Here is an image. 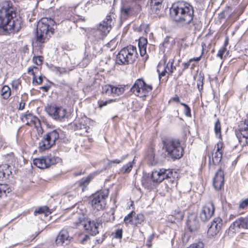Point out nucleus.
Segmentation results:
<instances>
[{"instance_id": "37", "label": "nucleus", "mask_w": 248, "mask_h": 248, "mask_svg": "<svg viewBox=\"0 0 248 248\" xmlns=\"http://www.w3.org/2000/svg\"><path fill=\"white\" fill-rule=\"evenodd\" d=\"M173 61L174 60L172 59L169 60L165 66L166 69L170 74H171L176 69V67L173 66Z\"/></svg>"}, {"instance_id": "48", "label": "nucleus", "mask_w": 248, "mask_h": 248, "mask_svg": "<svg viewBox=\"0 0 248 248\" xmlns=\"http://www.w3.org/2000/svg\"><path fill=\"white\" fill-rule=\"evenodd\" d=\"M204 248L203 244L202 242H199L198 243L191 244L187 248Z\"/></svg>"}, {"instance_id": "50", "label": "nucleus", "mask_w": 248, "mask_h": 248, "mask_svg": "<svg viewBox=\"0 0 248 248\" xmlns=\"http://www.w3.org/2000/svg\"><path fill=\"white\" fill-rule=\"evenodd\" d=\"M123 236V230L122 229H117L115 232L114 237L116 238L121 239Z\"/></svg>"}, {"instance_id": "3", "label": "nucleus", "mask_w": 248, "mask_h": 248, "mask_svg": "<svg viewBox=\"0 0 248 248\" xmlns=\"http://www.w3.org/2000/svg\"><path fill=\"white\" fill-rule=\"evenodd\" d=\"M55 22L50 18H42L38 22L36 28V39L40 43L46 42L54 33Z\"/></svg>"}, {"instance_id": "22", "label": "nucleus", "mask_w": 248, "mask_h": 248, "mask_svg": "<svg viewBox=\"0 0 248 248\" xmlns=\"http://www.w3.org/2000/svg\"><path fill=\"white\" fill-rule=\"evenodd\" d=\"M21 119L23 122L26 123V124L29 125L36 126L37 124L39 123V120L29 112H27L22 115Z\"/></svg>"}, {"instance_id": "39", "label": "nucleus", "mask_w": 248, "mask_h": 248, "mask_svg": "<svg viewBox=\"0 0 248 248\" xmlns=\"http://www.w3.org/2000/svg\"><path fill=\"white\" fill-rule=\"evenodd\" d=\"M112 92H113L112 85H105L102 87V92L108 95H111Z\"/></svg>"}, {"instance_id": "20", "label": "nucleus", "mask_w": 248, "mask_h": 248, "mask_svg": "<svg viewBox=\"0 0 248 248\" xmlns=\"http://www.w3.org/2000/svg\"><path fill=\"white\" fill-rule=\"evenodd\" d=\"M224 174L221 168L219 169L215 174L213 179V185L217 190L221 189L224 185Z\"/></svg>"}, {"instance_id": "47", "label": "nucleus", "mask_w": 248, "mask_h": 248, "mask_svg": "<svg viewBox=\"0 0 248 248\" xmlns=\"http://www.w3.org/2000/svg\"><path fill=\"white\" fill-rule=\"evenodd\" d=\"M133 214H135V213L133 212H132L131 213L129 214L127 216L125 217L124 218V221L125 224H128L132 221L133 222Z\"/></svg>"}, {"instance_id": "17", "label": "nucleus", "mask_w": 248, "mask_h": 248, "mask_svg": "<svg viewBox=\"0 0 248 248\" xmlns=\"http://www.w3.org/2000/svg\"><path fill=\"white\" fill-rule=\"evenodd\" d=\"M222 225V220L221 218H215L208 229L207 234L208 236L213 237L216 235L220 230Z\"/></svg>"}, {"instance_id": "14", "label": "nucleus", "mask_w": 248, "mask_h": 248, "mask_svg": "<svg viewBox=\"0 0 248 248\" xmlns=\"http://www.w3.org/2000/svg\"><path fill=\"white\" fill-rule=\"evenodd\" d=\"M173 172L171 170L161 169L159 170H155L152 172L151 178L153 181L156 183H159L164 179L171 178L172 177Z\"/></svg>"}, {"instance_id": "55", "label": "nucleus", "mask_w": 248, "mask_h": 248, "mask_svg": "<svg viewBox=\"0 0 248 248\" xmlns=\"http://www.w3.org/2000/svg\"><path fill=\"white\" fill-rule=\"evenodd\" d=\"M140 55L143 57L146 54V46L139 47Z\"/></svg>"}, {"instance_id": "52", "label": "nucleus", "mask_w": 248, "mask_h": 248, "mask_svg": "<svg viewBox=\"0 0 248 248\" xmlns=\"http://www.w3.org/2000/svg\"><path fill=\"white\" fill-rule=\"evenodd\" d=\"M128 155H124L123 156H122L121 157V159H115V160H113L112 161H111L110 163H117V164H119L121 162H122L125 159H126Z\"/></svg>"}, {"instance_id": "64", "label": "nucleus", "mask_w": 248, "mask_h": 248, "mask_svg": "<svg viewBox=\"0 0 248 248\" xmlns=\"http://www.w3.org/2000/svg\"><path fill=\"white\" fill-rule=\"evenodd\" d=\"M191 63V62H190V60H189V61H188V62H187L185 63H184L185 68V69H187V68H188V67L189 66V65H190V63Z\"/></svg>"}, {"instance_id": "6", "label": "nucleus", "mask_w": 248, "mask_h": 248, "mask_svg": "<svg viewBox=\"0 0 248 248\" xmlns=\"http://www.w3.org/2000/svg\"><path fill=\"white\" fill-rule=\"evenodd\" d=\"M137 48L133 46H128L122 49L117 55L116 62L120 65L133 63L137 58Z\"/></svg>"}, {"instance_id": "10", "label": "nucleus", "mask_w": 248, "mask_h": 248, "mask_svg": "<svg viewBox=\"0 0 248 248\" xmlns=\"http://www.w3.org/2000/svg\"><path fill=\"white\" fill-rule=\"evenodd\" d=\"M152 89V85L146 84L142 78H139L135 81L130 91L136 95L143 97L147 96Z\"/></svg>"}, {"instance_id": "41", "label": "nucleus", "mask_w": 248, "mask_h": 248, "mask_svg": "<svg viewBox=\"0 0 248 248\" xmlns=\"http://www.w3.org/2000/svg\"><path fill=\"white\" fill-rule=\"evenodd\" d=\"M147 157L148 158L152 165L154 163V159L155 156V151L153 148L149 149Z\"/></svg>"}, {"instance_id": "35", "label": "nucleus", "mask_w": 248, "mask_h": 248, "mask_svg": "<svg viewBox=\"0 0 248 248\" xmlns=\"http://www.w3.org/2000/svg\"><path fill=\"white\" fill-rule=\"evenodd\" d=\"M214 130L217 137L220 139L221 135V124L219 120L217 119L215 124Z\"/></svg>"}, {"instance_id": "51", "label": "nucleus", "mask_w": 248, "mask_h": 248, "mask_svg": "<svg viewBox=\"0 0 248 248\" xmlns=\"http://www.w3.org/2000/svg\"><path fill=\"white\" fill-rule=\"evenodd\" d=\"M226 51V48L222 47L218 50L217 55V57H219L221 59H222L223 58V55Z\"/></svg>"}, {"instance_id": "26", "label": "nucleus", "mask_w": 248, "mask_h": 248, "mask_svg": "<svg viewBox=\"0 0 248 248\" xmlns=\"http://www.w3.org/2000/svg\"><path fill=\"white\" fill-rule=\"evenodd\" d=\"M89 122V120L87 118H82L78 124H76V127L78 129L84 130L85 133H89L90 127L88 125Z\"/></svg>"}, {"instance_id": "4", "label": "nucleus", "mask_w": 248, "mask_h": 248, "mask_svg": "<svg viewBox=\"0 0 248 248\" xmlns=\"http://www.w3.org/2000/svg\"><path fill=\"white\" fill-rule=\"evenodd\" d=\"M163 149L167 155L173 159L181 158L184 155V148L181 145L179 140L167 139L163 140Z\"/></svg>"}, {"instance_id": "34", "label": "nucleus", "mask_w": 248, "mask_h": 248, "mask_svg": "<svg viewBox=\"0 0 248 248\" xmlns=\"http://www.w3.org/2000/svg\"><path fill=\"white\" fill-rule=\"evenodd\" d=\"M90 239L89 236L85 233H81L79 234L78 238V243L84 244H85Z\"/></svg>"}, {"instance_id": "43", "label": "nucleus", "mask_w": 248, "mask_h": 248, "mask_svg": "<svg viewBox=\"0 0 248 248\" xmlns=\"http://www.w3.org/2000/svg\"><path fill=\"white\" fill-rule=\"evenodd\" d=\"M116 101V99H109L106 101L104 100H99L98 101V106L99 108H102V107L107 106L108 104H110L111 103L114 102Z\"/></svg>"}, {"instance_id": "60", "label": "nucleus", "mask_w": 248, "mask_h": 248, "mask_svg": "<svg viewBox=\"0 0 248 248\" xmlns=\"http://www.w3.org/2000/svg\"><path fill=\"white\" fill-rule=\"evenodd\" d=\"M25 103L21 102L19 103L18 109L23 110L25 108Z\"/></svg>"}, {"instance_id": "24", "label": "nucleus", "mask_w": 248, "mask_h": 248, "mask_svg": "<svg viewBox=\"0 0 248 248\" xmlns=\"http://www.w3.org/2000/svg\"><path fill=\"white\" fill-rule=\"evenodd\" d=\"M9 168L10 166L7 164L0 165V180L7 178L12 173Z\"/></svg>"}, {"instance_id": "44", "label": "nucleus", "mask_w": 248, "mask_h": 248, "mask_svg": "<svg viewBox=\"0 0 248 248\" xmlns=\"http://www.w3.org/2000/svg\"><path fill=\"white\" fill-rule=\"evenodd\" d=\"M248 207V198L241 200L239 204V209H245Z\"/></svg>"}, {"instance_id": "7", "label": "nucleus", "mask_w": 248, "mask_h": 248, "mask_svg": "<svg viewBox=\"0 0 248 248\" xmlns=\"http://www.w3.org/2000/svg\"><path fill=\"white\" fill-rule=\"evenodd\" d=\"M77 218L78 221L75 222L76 226H83L85 230L92 235L99 233V230L102 224L101 219L97 218L91 220L90 218H85L83 215H78Z\"/></svg>"}, {"instance_id": "62", "label": "nucleus", "mask_w": 248, "mask_h": 248, "mask_svg": "<svg viewBox=\"0 0 248 248\" xmlns=\"http://www.w3.org/2000/svg\"><path fill=\"white\" fill-rule=\"evenodd\" d=\"M40 88V89L43 90L45 92H46L49 90V86H44L41 87Z\"/></svg>"}, {"instance_id": "29", "label": "nucleus", "mask_w": 248, "mask_h": 248, "mask_svg": "<svg viewBox=\"0 0 248 248\" xmlns=\"http://www.w3.org/2000/svg\"><path fill=\"white\" fill-rule=\"evenodd\" d=\"M163 0H151V6L155 9V13L158 14V12L162 8V3Z\"/></svg>"}, {"instance_id": "5", "label": "nucleus", "mask_w": 248, "mask_h": 248, "mask_svg": "<svg viewBox=\"0 0 248 248\" xmlns=\"http://www.w3.org/2000/svg\"><path fill=\"white\" fill-rule=\"evenodd\" d=\"M141 11V6L136 0H122L121 17L126 20L138 15Z\"/></svg>"}, {"instance_id": "57", "label": "nucleus", "mask_w": 248, "mask_h": 248, "mask_svg": "<svg viewBox=\"0 0 248 248\" xmlns=\"http://www.w3.org/2000/svg\"><path fill=\"white\" fill-rule=\"evenodd\" d=\"M42 78L41 76H39L38 78H37V77H36L35 81L33 83H36L37 84L39 85L42 83Z\"/></svg>"}, {"instance_id": "23", "label": "nucleus", "mask_w": 248, "mask_h": 248, "mask_svg": "<svg viewBox=\"0 0 248 248\" xmlns=\"http://www.w3.org/2000/svg\"><path fill=\"white\" fill-rule=\"evenodd\" d=\"M187 226L191 232L197 231L199 228V223L194 214H191L188 217Z\"/></svg>"}, {"instance_id": "61", "label": "nucleus", "mask_w": 248, "mask_h": 248, "mask_svg": "<svg viewBox=\"0 0 248 248\" xmlns=\"http://www.w3.org/2000/svg\"><path fill=\"white\" fill-rule=\"evenodd\" d=\"M166 73H169V72L167 70V69H166V68H165V69L164 70V71H163L161 73L159 74V78H160V77L161 76H164Z\"/></svg>"}, {"instance_id": "2", "label": "nucleus", "mask_w": 248, "mask_h": 248, "mask_svg": "<svg viewBox=\"0 0 248 248\" xmlns=\"http://www.w3.org/2000/svg\"><path fill=\"white\" fill-rule=\"evenodd\" d=\"M21 23L14 7L7 6L0 9V28L8 33L17 32L21 28Z\"/></svg>"}, {"instance_id": "13", "label": "nucleus", "mask_w": 248, "mask_h": 248, "mask_svg": "<svg viewBox=\"0 0 248 248\" xmlns=\"http://www.w3.org/2000/svg\"><path fill=\"white\" fill-rule=\"evenodd\" d=\"M108 196V191L106 193L99 192L93 195L91 202L93 208L97 211L102 210L105 206V200Z\"/></svg>"}, {"instance_id": "58", "label": "nucleus", "mask_w": 248, "mask_h": 248, "mask_svg": "<svg viewBox=\"0 0 248 248\" xmlns=\"http://www.w3.org/2000/svg\"><path fill=\"white\" fill-rule=\"evenodd\" d=\"M202 53L201 56H200L199 57H194L193 58L190 59L189 60H190V62H194V61H195V62H199V61H200L201 60V57H202Z\"/></svg>"}, {"instance_id": "49", "label": "nucleus", "mask_w": 248, "mask_h": 248, "mask_svg": "<svg viewBox=\"0 0 248 248\" xmlns=\"http://www.w3.org/2000/svg\"><path fill=\"white\" fill-rule=\"evenodd\" d=\"M147 44V40L144 38H140L139 39V47L146 46Z\"/></svg>"}, {"instance_id": "15", "label": "nucleus", "mask_w": 248, "mask_h": 248, "mask_svg": "<svg viewBox=\"0 0 248 248\" xmlns=\"http://www.w3.org/2000/svg\"><path fill=\"white\" fill-rule=\"evenodd\" d=\"M56 158L52 155H47L42 158H35L33 160V164L38 168L44 169L55 164Z\"/></svg>"}, {"instance_id": "36", "label": "nucleus", "mask_w": 248, "mask_h": 248, "mask_svg": "<svg viewBox=\"0 0 248 248\" xmlns=\"http://www.w3.org/2000/svg\"><path fill=\"white\" fill-rule=\"evenodd\" d=\"M144 220V217L143 215L140 214L135 216L134 218L133 223L135 224L136 226L141 224Z\"/></svg>"}, {"instance_id": "8", "label": "nucleus", "mask_w": 248, "mask_h": 248, "mask_svg": "<svg viewBox=\"0 0 248 248\" xmlns=\"http://www.w3.org/2000/svg\"><path fill=\"white\" fill-rule=\"evenodd\" d=\"M114 16L115 14L113 13L109 14L100 24L98 29L94 32V36L96 37L97 42L103 40L109 32L115 21Z\"/></svg>"}, {"instance_id": "11", "label": "nucleus", "mask_w": 248, "mask_h": 248, "mask_svg": "<svg viewBox=\"0 0 248 248\" xmlns=\"http://www.w3.org/2000/svg\"><path fill=\"white\" fill-rule=\"evenodd\" d=\"M45 111L53 119L61 122L64 120L67 113L66 109L55 105H47L45 107Z\"/></svg>"}, {"instance_id": "38", "label": "nucleus", "mask_w": 248, "mask_h": 248, "mask_svg": "<svg viewBox=\"0 0 248 248\" xmlns=\"http://www.w3.org/2000/svg\"><path fill=\"white\" fill-rule=\"evenodd\" d=\"M173 216L174 217L175 219L178 221H181L183 219L184 214L182 211L178 209L173 212Z\"/></svg>"}, {"instance_id": "32", "label": "nucleus", "mask_w": 248, "mask_h": 248, "mask_svg": "<svg viewBox=\"0 0 248 248\" xmlns=\"http://www.w3.org/2000/svg\"><path fill=\"white\" fill-rule=\"evenodd\" d=\"M39 71H40L39 68L34 66H31L28 67L27 72L29 75H32L33 76V78H32L33 83H34L35 81V79L36 78V74H37Z\"/></svg>"}, {"instance_id": "63", "label": "nucleus", "mask_w": 248, "mask_h": 248, "mask_svg": "<svg viewBox=\"0 0 248 248\" xmlns=\"http://www.w3.org/2000/svg\"><path fill=\"white\" fill-rule=\"evenodd\" d=\"M154 238V233H152L149 237L148 238L147 242L149 243H151L152 241Z\"/></svg>"}, {"instance_id": "21", "label": "nucleus", "mask_w": 248, "mask_h": 248, "mask_svg": "<svg viewBox=\"0 0 248 248\" xmlns=\"http://www.w3.org/2000/svg\"><path fill=\"white\" fill-rule=\"evenodd\" d=\"M174 45L175 41L173 38L170 37H167L164 39L162 43L160 44L159 48L163 53L168 52L173 48Z\"/></svg>"}, {"instance_id": "40", "label": "nucleus", "mask_w": 248, "mask_h": 248, "mask_svg": "<svg viewBox=\"0 0 248 248\" xmlns=\"http://www.w3.org/2000/svg\"><path fill=\"white\" fill-rule=\"evenodd\" d=\"M203 80L204 75L200 74L197 81V88L200 92H201L203 89Z\"/></svg>"}, {"instance_id": "18", "label": "nucleus", "mask_w": 248, "mask_h": 248, "mask_svg": "<svg viewBox=\"0 0 248 248\" xmlns=\"http://www.w3.org/2000/svg\"><path fill=\"white\" fill-rule=\"evenodd\" d=\"M72 237L69 236L66 230L62 229L58 233L55 242L58 246L67 245L70 243Z\"/></svg>"}, {"instance_id": "30", "label": "nucleus", "mask_w": 248, "mask_h": 248, "mask_svg": "<svg viewBox=\"0 0 248 248\" xmlns=\"http://www.w3.org/2000/svg\"><path fill=\"white\" fill-rule=\"evenodd\" d=\"M1 92V95L4 99H8L11 94V89L7 85H4L2 87Z\"/></svg>"}, {"instance_id": "9", "label": "nucleus", "mask_w": 248, "mask_h": 248, "mask_svg": "<svg viewBox=\"0 0 248 248\" xmlns=\"http://www.w3.org/2000/svg\"><path fill=\"white\" fill-rule=\"evenodd\" d=\"M60 130L55 129L44 135L42 140L39 143L40 151L47 150L54 145L59 138Z\"/></svg>"}, {"instance_id": "42", "label": "nucleus", "mask_w": 248, "mask_h": 248, "mask_svg": "<svg viewBox=\"0 0 248 248\" xmlns=\"http://www.w3.org/2000/svg\"><path fill=\"white\" fill-rule=\"evenodd\" d=\"M48 208L46 206L39 207L34 212V215L36 216L37 214H45L46 215L48 213Z\"/></svg>"}, {"instance_id": "19", "label": "nucleus", "mask_w": 248, "mask_h": 248, "mask_svg": "<svg viewBox=\"0 0 248 248\" xmlns=\"http://www.w3.org/2000/svg\"><path fill=\"white\" fill-rule=\"evenodd\" d=\"M222 142L219 141L215 146V152L212 153V162L215 165L218 164L222 157Z\"/></svg>"}, {"instance_id": "31", "label": "nucleus", "mask_w": 248, "mask_h": 248, "mask_svg": "<svg viewBox=\"0 0 248 248\" xmlns=\"http://www.w3.org/2000/svg\"><path fill=\"white\" fill-rule=\"evenodd\" d=\"M135 163V159L132 162H129L126 165H124L121 169L120 171L122 173H128L130 172L133 167V164Z\"/></svg>"}, {"instance_id": "45", "label": "nucleus", "mask_w": 248, "mask_h": 248, "mask_svg": "<svg viewBox=\"0 0 248 248\" xmlns=\"http://www.w3.org/2000/svg\"><path fill=\"white\" fill-rule=\"evenodd\" d=\"M43 59L42 56H34L32 60L34 63L38 66H40L42 64Z\"/></svg>"}, {"instance_id": "56", "label": "nucleus", "mask_w": 248, "mask_h": 248, "mask_svg": "<svg viewBox=\"0 0 248 248\" xmlns=\"http://www.w3.org/2000/svg\"><path fill=\"white\" fill-rule=\"evenodd\" d=\"M5 186L4 185H0V197L3 195L5 194L6 190L5 189Z\"/></svg>"}, {"instance_id": "1", "label": "nucleus", "mask_w": 248, "mask_h": 248, "mask_svg": "<svg viewBox=\"0 0 248 248\" xmlns=\"http://www.w3.org/2000/svg\"><path fill=\"white\" fill-rule=\"evenodd\" d=\"M170 11L171 17L176 22L182 25L194 23V9L189 3L178 1L172 5Z\"/></svg>"}, {"instance_id": "54", "label": "nucleus", "mask_w": 248, "mask_h": 248, "mask_svg": "<svg viewBox=\"0 0 248 248\" xmlns=\"http://www.w3.org/2000/svg\"><path fill=\"white\" fill-rule=\"evenodd\" d=\"M68 71H69L66 68L59 67L58 75H61L62 74H65L67 73Z\"/></svg>"}, {"instance_id": "46", "label": "nucleus", "mask_w": 248, "mask_h": 248, "mask_svg": "<svg viewBox=\"0 0 248 248\" xmlns=\"http://www.w3.org/2000/svg\"><path fill=\"white\" fill-rule=\"evenodd\" d=\"M180 104L185 107V114L187 117H191V109L189 106L184 103H180Z\"/></svg>"}, {"instance_id": "25", "label": "nucleus", "mask_w": 248, "mask_h": 248, "mask_svg": "<svg viewBox=\"0 0 248 248\" xmlns=\"http://www.w3.org/2000/svg\"><path fill=\"white\" fill-rule=\"evenodd\" d=\"M248 227L247 226V218L240 217L236 219L233 223L230 226V228L234 229L237 227L239 229H246Z\"/></svg>"}, {"instance_id": "16", "label": "nucleus", "mask_w": 248, "mask_h": 248, "mask_svg": "<svg viewBox=\"0 0 248 248\" xmlns=\"http://www.w3.org/2000/svg\"><path fill=\"white\" fill-rule=\"evenodd\" d=\"M215 212V207L212 202L206 203L202 208L200 213V218L202 221H206L213 216Z\"/></svg>"}, {"instance_id": "33", "label": "nucleus", "mask_w": 248, "mask_h": 248, "mask_svg": "<svg viewBox=\"0 0 248 248\" xmlns=\"http://www.w3.org/2000/svg\"><path fill=\"white\" fill-rule=\"evenodd\" d=\"M113 92H112L111 95L112 96H119L122 94L124 91V88L123 87H115L112 86Z\"/></svg>"}, {"instance_id": "28", "label": "nucleus", "mask_w": 248, "mask_h": 248, "mask_svg": "<svg viewBox=\"0 0 248 248\" xmlns=\"http://www.w3.org/2000/svg\"><path fill=\"white\" fill-rule=\"evenodd\" d=\"M94 57L95 55L93 53H91L88 51V50L86 49L85 52V56L82 60V65L86 67Z\"/></svg>"}, {"instance_id": "27", "label": "nucleus", "mask_w": 248, "mask_h": 248, "mask_svg": "<svg viewBox=\"0 0 248 248\" xmlns=\"http://www.w3.org/2000/svg\"><path fill=\"white\" fill-rule=\"evenodd\" d=\"M92 177L91 176H88L85 178H83L77 182L74 185V186H78L80 188H81L82 191H84L87 186L89 185L90 182L91 181Z\"/></svg>"}, {"instance_id": "53", "label": "nucleus", "mask_w": 248, "mask_h": 248, "mask_svg": "<svg viewBox=\"0 0 248 248\" xmlns=\"http://www.w3.org/2000/svg\"><path fill=\"white\" fill-rule=\"evenodd\" d=\"M20 84V82L18 80H14L12 81V86L14 89L17 90Z\"/></svg>"}, {"instance_id": "59", "label": "nucleus", "mask_w": 248, "mask_h": 248, "mask_svg": "<svg viewBox=\"0 0 248 248\" xmlns=\"http://www.w3.org/2000/svg\"><path fill=\"white\" fill-rule=\"evenodd\" d=\"M51 70L52 71L54 72L56 74L58 75V71H59V67L52 66L51 67Z\"/></svg>"}, {"instance_id": "12", "label": "nucleus", "mask_w": 248, "mask_h": 248, "mask_svg": "<svg viewBox=\"0 0 248 248\" xmlns=\"http://www.w3.org/2000/svg\"><path fill=\"white\" fill-rule=\"evenodd\" d=\"M235 135L242 146L248 145V121L241 122Z\"/></svg>"}]
</instances>
